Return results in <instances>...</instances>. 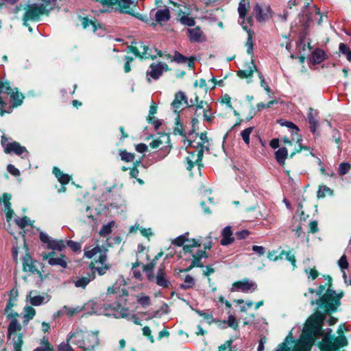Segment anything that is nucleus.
<instances>
[{
	"label": "nucleus",
	"mask_w": 351,
	"mask_h": 351,
	"mask_svg": "<svg viewBox=\"0 0 351 351\" xmlns=\"http://www.w3.org/2000/svg\"><path fill=\"white\" fill-rule=\"evenodd\" d=\"M108 252L107 247L99 244L90 250L84 249V256L87 258H93L97 254L99 255L98 258H95L88 265L91 272L88 273L86 276H82L74 282L76 287L85 289L89 282L95 278V272H97L99 276H103L111 268V265L106 263Z\"/></svg>",
	"instance_id": "obj_1"
},
{
	"label": "nucleus",
	"mask_w": 351,
	"mask_h": 351,
	"mask_svg": "<svg viewBox=\"0 0 351 351\" xmlns=\"http://www.w3.org/2000/svg\"><path fill=\"white\" fill-rule=\"evenodd\" d=\"M331 314H324V311L315 309L306 320H310L311 318L318 320L321 326L322 334L317 335V339L322 337V341L317 343V347L320 351H339L341 348L346 347L348 344V341L346 336L336 337L332 334V330L327 328L325 331L324 329L326 316L330 315Z\"/></svg>",
	"instance_id": "obj_2"
},
{
	"label": "nucleus",
	"mask_w": 351,
	"mask_h": 351,
	"mask_svg": "<svg viewBox=\"0 0 351 351\" xmlns=\"http://www.w3.org/2000/svg\"><path fill=\"white\" fill-rule=\"evenodd\" d=\"M321 332V326L318 320L314 318L306 320L299 338L293 341L292 351H311L317 339V335H320Z\"/></svg>",
	"instance_id": "obj_3"
},
{
	"label": "nucleus",
	"mask_w": 351,
	"mask_h": 351,
	"mask_svg": "<svg viewBox=\"0 0 351 351\" xmlns=\"http://www.w3.org/2000/svg\"><path fill=\"white\" fill-rule=\"evenodd\" d=\"M344 292L341 291L337 293L335 290L328 287L324 294L316 300H311V305L316 304L317 310L324 311V314H333L336 313L341 306V299L343 297Z\"/></svg>",
	"instance_id": "obj_4"
},
{
	"label": "nucleus",
	"mask_w": 351,
	"mask_h": 351,
	"mask_svg": "<svg viewBox=\"0 0 351 351\" xmlns=\"http://www.w3.org/2000/svg\"><path fill=\"white\" fill-rule=\"evenodd\" d=\"M67 341H71L73 344L84 351H93L99 344L98 332L82 330H76L75 332H70Z\"/></svg>",
	"instance_id": "obj_5"
},
{
	"label": "nucleus",
	"mask_w": 351,
	"mask_h": 351,
	"mask_svg": "<svg viewBox=\"0 0 351 351\" xmlns=\"http://www.w3.org/2000/svg\"><path fill=\"white\" fill-rule=\"evenodd\" d=\"M154 10L150 12L149 15L138 13L140 15L143 16V17L147 18L145 21L140 20L148 25L155 27L158 23L162 25V23L168 21L171 18L170 11L167 7L164 9L158 10L154 14Z\"/></svg>",
	"instance_id": "obj_6"
},
{
	"label": "nucleus",
	"mask_w": 351,
	"mask_h": 351,
	"mask_svg": "<svg viewBox=\"0 0 351 351\" xmlns=\"http://www.w3.org/2000/svg\"><path fill=\"white\" fill-rule=\"evenodd\" d=\"M146 276L149 282H154L159 287L167 289L171 286V282L167 278V268L164 263L160 264L156 274L150 271Z\"/></svg>",
	"instance_id": "obj_7"
},
{
	"label": "nucleus",
	"mask_w": 351,
	"mask_h": 351,
	"mask_svg": "<svg viewBox=\"0 0 351 351\" xmlns=\"http://www.w3.org/2000/svg\"><path fill=\"white\" fill-rule=\"evenodd\" d=\"M43 14H45L44 8L36 3L27 5L22 18L23 25L26 27L29 26L28 21H37Z\"/></svg>",
	"instance_id": "obj_8"
},
{
	"label": "nucleus",
	"mask_w": 351,
	"mask_h": 351,
	"mask_svg": "<svg viewBox=\"0 0 351 351\" xmlns=\"http://www.w3.org/2000/svg\"><path fill=\"white\" fill-rule=\"evenodd\" d=\"M182 106L186 108L189 106L188 98L184 92L180 90L175 94V98L171 103V106L173 108V112L177 114L175 119V124H180V111L178 110Z\"/></svg>",
	"instance_id": "obj_9"
},
{
	"label": "nucleus",
	"mask_w": 351,
	"mask_h": 351,
	"mask_svg": "<svg viewBox=\"0 0 351 351\" xmlns=\"http://www.w3.org/2000/svg\"><path fill=\"white\" fill-rule=\"evenodd\" d=\"M159 134L160 135V137L153 140L149 143V146L152 149H157L164 143V141H162L161 138H165V143H167L168 145L164 147H162L160 149L165 153L166 156L169 153L171 148V145H170V137L169 135L166 134L165 132L159 133Z\"/></svg>",
	"instance_id": "obj_10"
},
{
	"label": "nucleus",
	"mask_w": 351,
	"mask_h": 351,
	"mask_svg": "<svg viewBox=\"0 0 351 351\" xmlns=\"http://www.w3.org/2000/svg\"><path fill=\"white\" fill-rule=\"evenodd\" d=\"M253 11L258 22L267 21L271 17V10L269 6L263 10L258 3H256L253 8Z\"/></svg>",
	"instance_id": "obj_11"
},
{
	"label": "nucleus",
	"mask_w": 351,
	"mask_h": 351,
	"mask_svg": "<svg viewBox=\"0 0 351 351\" xmlns=\"http://www.w3.org/2000/svg\"><path fill=\"white\" fill-rule=\"evenodd\" d=\"M78 19L81 21L82 28L84 29L91 26L92 31L96 33L97 30L104 29L103 25L97 23L96 19L93 20L88 16H82L81 15H78Z\"/></svg>",
	"instance_id": "obj_12"
},
{
	"label": "nucleus",
	"mask_w": 351,
	"mask_h": 351,
	"mask_svg": "<svg viewBox=\"0 0 351 351\" xmlns=\"http://www.w3.org/2000/svg\"><path fill=\"white\" fill-rule=\"evenodd\" d=\"M232 287L243 292H248L250 289L256 290L257 285L254 282L249 280L248 278H244L242 280L234 282L232 284Z\"/></svg>",
	"instance_id": "obj_13"
},
{
	"label": "nucleus",
	"mask_w": 351,
	"mask_h": 351,
	"mask_svg": "<svg viewBox=\"0 0 351 351\" xmlns=\"http://www.w3.org/2000/svg\"><path fill=\"white\" fill-rule=\"evenodd\" d=\"M36 261H34L29 254H26L23 258V270L24 271H29L32 274L40 275V271L37 269L35 263Z\"/></svg>",
	"instance_id": "obj_14"
},
{
	"label": "nucleus",
	"mask_w": 351,
	"mask_h": 351,
	"mask_svg": "<svg viewBox=\"0 0 351 351\" xmlns=\"http://www.w3.org/2000/svg\"><path fill=\"white\" fill-rule=\"evenodd\" d=\"M4 152L7 154H15L17 156L22 155L24 152L28 153L26 148L21 146L19 142L8 143L5 146Z\"/></svg>",
	"instance_id": "obj_15"
},
{
	"label": "nucleus",
	"mask_w": 351,
	"mask_h": 351,
	"mask_svg": "<svg viewBox=\"0 0 351 351\" xmlns=\"http://www.w3.org/2000/svg\"><path fill=\"white\" fill-rule=\"evenodd\" d=\"M158 107L156 104L153 102L149 106V114L146 118V121L147 123L153 125L156 130L158 129L159 127L162 125V123L160 120L156 119L154 115L157 113Z\"/></svg>",
	"instance_id": "obj_16"
},
{
	"label": "nucleus",
	"mask_w": 351,
	"mask_h": 351,
	"mask_svg": "<svg viewBox=\"0 0 351 351\" xmlns=\"http://www.w3.org/2000/svg\"><path fill=\"white\" fill-rule=\"evenodd\" d=\"M251 65L248 66L247 69H240L237 71V75L241 79H247L249 77H252L255 71H258V69L256 65L254 63V59L252 58L251 59Z\"/></svg>",
	"instance_id": "obj_17"
},
{
	"label": "nucleus",
	"mask_w": 351,
	"mask_h": 351,
	"mask_svg": "<svg viewBox=\"0 0 351 351\" xmlns=\"http://www.w3.org/2000/svg\"><path fill=\"white\" fill-rule=\"evenodd\" d=\"M233 233L230 226L225 227L221 232L222 239L220 241V244L223 246H227L234 241V237L232 236Z\"/></svg>",
	"instance_id": "obj_18"
},
{
	"label": "nucleus",
	"mask_w": 351,
	"mask_h": 351,
	"mask_svg": "<svg viewBox=\"0 0 351 351\" xmlns=\"http://www.w3.org/2000/svg\"><path fill=\"white\" fill-rule=\"evenodd\" d=\"M317 113L314 112L313 109L312 108H310L309 112L307 116V120L310 125V131L313 134H316L317 129L319 125V121L317 119Z\"/></svg>",
	"instance_id": "obj_19"
},
{
	"label": "nucleus",
	"mask_w": 351,
	"mask_h": 351,
	"mask_svg": "<svg viewBox=\"0 0 351 351\" xmlns=\"http://www.w3.org/2000/svg\"><path fill=\"white\" fill-rule=\"evenodd\" d=\"M52 172L55 177L58 179L61 185L67 184L71 180V176L69 174L63 173L58 167H53Z\"/></svg>",
	"instance_id": "obj_20"
},
{
	"label": "nucleus",
	"mask_w": 351,
	"mask_h": 351,
	"mask_svg": "<svg viewBox=\"0 0 351 351\" xmlns=\"http://www.w3.org/2000/svg\"><path fill=\"white\" fill-rule=\"evenodd\" d=\"M149 68L151 70L147 71V76L149 75L154 80H157L162 75L160 63H152Z\"/></svg>",
	"instance_id": "obj_21"
},
{
	"label": "nucleus",
	"mask_w": 351,
	"mask_h": 351,
	"mask_svg": "<svg viewBox=\"0 0 351 351\" xmlns=\"http://www.w3.org/2000/svg\"><path fill=\"white\" fill-rule=\"evenodd\" d=\"M326 59V55L325 52L321 49H316L311 53V61L314 64H320Z\"/></svg>",
	"instance_id": "obj_22"
},
{
	"label": "nucleus",
	"mask_w": 351,
	"mask_h": 351,
	"mask_svg": "<svg viewBox=\"0 0 351 351\" xmlns=\"http://www.w3.org/2000/svg\"><path fill=\"white\" fill-rule=\"evenodd\" d=\"M202 104V111H203V117L204 121L210 123L213 119L215 118V115L213 112H211V107L206 101H204L201 99Z\"/></svg>",
	"instance_id": "obj_23"
},
{
	"label": "nucleus",
	"mask_w": 351,
	"mask_h": 351,
	"mask_svg": "<svg viewBox=\"0 0 351 351\" xmlns=\"http://www.w3.org/2000/svg\"><path fill=\"white\" fill-rule=\"evenodd\" d=\"M187 153L189 156L184 158V163L185 165L186 169L189 171H190L191 175H192V169L194 167L195 165H196V155L194 151H187Z\"/></svg>",
	"instance_id": "obj_24"
},
{
	"label": "nucleus",
	"mask_w": 351,
	"mask_h": 351,
	"mask_svg": "<svg viewBox=\"0 0 351 351\" xmlns=\"http://www.w3.org/2000/svg\"><path fill=\"white\" fill-rule=\"evenodd\" d=\"M188 34L189 40L191 42L195 43H199L201 41V37L203 36V32L199 26L193 29H188Z\"/></svg>",
	"instance_id": "obj_25"
},
{
	"label": "nucleus",
	"mask_w": 351,
	"mask_h": 351,
	"mask_svg": "<svg viewBox=\"0 0 351 351\" xmlns=\"http://www.w3.org/2000/svg\"><path fill=\"white\" fill-rule=\"evenodd\" d=\"M243 28L247 33V38L245 42V47H247V54L253 56V49H254V43H253V35L254 32L251 29H248L247 26H243Z\"/></svg>",
	"instance_id": "obj_26"
},
{
	"label": "nucleus",
	"mask_w": 351,
	"mask_h": 351,
	"mask_svg": "<svg viewBox=\"0 0 351 351\" xmlns=\"http://www.w3.org/2000/svg\"><path fill=\"white\" fill-rule=\"evenodd\" d=\"M48 263L51 266L59 265L62 268L67 267L66 256L62 254H60V257H50L48 260Z\"/></svg>",
	"instance_id": "obj_27"
},
{
	"label": "nucleus",
	"mask_w": 351,
	"mask_h": 351,
	"mask_svg": "<svg viewBox=\"0 0 351 351\" xmlns=\"http://www.w3.org/2000/svg\"><path fill=\"white\" fill-rule=\"evenodd\" d=\"M288 158V150L286 147H280L275 152V158L281 166H285V160Z\"/></svg>",
	"instance_id": "obj_28"
},
{
	"label": "nucleus",
	"mask_w": 351,
	"mask_h": 351,
	"mask_svg": "<svg viewBox=\"0 0 351 351\" xmlns=\"http://www.w3.org/2000/svg\"><path fill=\"white\" fill-rule=\"evenodd\" d=\"M250 8V2L248 0H241L239 3L238 12L239 18L245 19Z\"/></svg>",
	"instance_id": "obj_29"
},
{
	"label": "nucleus",
	"mask_w": 351,
	"mask_h": 351,
	"mask_svg": "<svg viewBox=\"0 0 351 351\" xmlns=\"http://www.w3.org/2000/svg\"><path fill=\"white\" fill-rule=\"evenodd\" d=\"M193 261H195L198 263L197 266L199 268L204 267L203 263L201 262L202 258H208V254L205 250H199L195 254H193Z\"/></svg>",
	"instance_id": "obj_30"
},
{
	"label": "nucleus",
	"mask_w": 351,
	"mask_h": 351,
	"mask_svg": "<svg viewBox=\"0 0 351 351\" xmlns=\"http://www.w3.org/2000/svg\"><path fill=\"white\" fill-rule=\"evenodd\" d=\"M22 329V326L19 323L16 319H12L10 322L8 327V337L12 335H15L16 331H20Z\"/></svg>",
	"instance_id": "obj_31"
},
{
	"label": "nucleus",
	"mask_w": 351,
	"mask_h": 351,
	"mask_svg": "<svg viewBox=\"0 0 351 351\" xmlns=\"http://www.w3.org/2000/svg\"><path fill=\"white\" fill-rule=\"evenodd\" d=\"M116 299H117V296L116 295ZM110 308L114 310L119 311L120 309V315L121 317L125 318L128 317V309L125 307H121V304L119 300H117V301L112 304L110 305Z\"/></svg>",
	"instance_id": "obj_32"
},
{
	"label": "nucleus",
	"mask_w": 351,
	"mask_h": 351,
	"mask_svg": "<svg viewBox=\"0 0 351 351\" xmlns=\"http://www.w3.org/2000/svg\"><path fill=\"white\" fill-rule=\"evenodd\" d=\"M66 247V245L63 240H51L49 245H47L48 249H51L53 250H58L62 252Z\"/></svg>",
	"instance_id": "obj_33"
},
{
	"label": "nucleus",
	"mask_w": 351,
	"mask_h": 351,
	"mask_svg": "<svg viewBox=\"0 0 351 351\" xmlns=\"http://www.w3.org/2000/svg\"><path fill=\"white\" fill-rule=\"evenodd\" d=\"M119 156L121 160L125 162H130L134 161L136 154L128 152L126 149H119Z\"/></svg>",
	"instance_id": "obj_34"
},
{
	"label": "nucleus",
	"mask_w": 351,
	"mask_h": 351,
	"mask_svg": "<svg viewBox=\"0 0 351 351\" xmlns=\"http://www.w3.org/2000/svg\"><path fill=\"white\" fill-rule=\"evenodd\" d=\"M33 292V291H29L27 295L29 299L30 304L35 306L41 305L45 300V297L43 295L32 296Z\"/></svg>",
	"instance_id": "obj_35"
},
{
	"label": "nucleus",
	"mask_w": 351,
	"mask_h": 351,
	"mask_svg": "<svg viewBox=\"0 0 351 351\" xmlns=\"http://www.w3.org/2000/svg\"><path fill=\"white\" fill-rule=\"evenodd\" d=\"M326 194L329 195H333V190L328 187L325 185H320L319 186L317 193V197L318 199L324 198L326 197Z\"/></svg>",
	"instance_id": "obj_36"
},
{
	"label": "nucleus",
	"mask_w": 351,
	"mask_h": 351,
	"mask_svg": "<svg viewBox=\"0 0 351 351\" xmlns=\"http://www.w3.org/2000/svg\"><path fill=\"white\" fill-rule=\"evenodd\" d=\"M138 44H139V47L143 49V51L141 52V54L143 55V58L145 59L150 58L152 60H155L156 58V55L151 54V53H150L151 49L149 48V47L147 45H144L143 42L138 43Z\"/></svg>",
	"instance_id": "obj_37"
},
{
	"label": "nucleus",
	"mask_w": 351,
	"mask_h": 351,
	"mask_svg": "<svg viewBox=\"0 0 351 351\" xmlns=\"http://www.w3.org/2000/svg\"><path fill=\"white\" fill-rule=\"evenodd\" d=\"M14 222L21 229H23L27 226H32V222L27 216H24L21 218L18 217L14 219Z\"/></svg>",
	"instance_id": "obj_38"
},
{
	"label": "nucleus",
	"mask_w": 351,
	"mask_h": 351,
	"mask_svg": "<svg viewBox=\"0 0 351 351\" xmlns=\"http://www.w3.org/2000/svg\"><path fill=\"white\" fill-rule=\"evenodd\" d=\"M43 1V4L40 6L44 8V12L45 14H48L49 12L53 10L56 4V0H40Z\"/></svg>",
	"instance_id": "obj_39"
},
{
	"label": "nucleus",
	"mask_w": 351,
	"mask_h": 351,
	"mask_svg": "<svg viewBox=\"0 0 351 351\" xmlns=\"http://www.w3.org/2000/svg\"><path fill=\"white\" fill-rule=\"evenodd\" d=\"M199 123V121L197 117L192 118V119H191L192 128H191V131L189 132V138H193V137L196 138L197 136H198V134L196 133V131L199 130V128L197 126Z\"/></svg>",
	"instance_id": "obj_40"
},
{
	"label": "nucleus",
	"mask_w": 351,
	"mask_h": 351,
	"mask_svg": "<svg viewBox=\"0 0 351 351\" xmlns=\"http://www.w3.org/2000/svg\"><path fill=\"white\" fill-rule=\"evenodd\" d=\"M195 285V280L191 275H186L184 278V284L180 285L182 289L186 290L192 288Z\"/></svg>",
	"instance_id": "obj_41"
},
{
	"label": "nucleus",
	"mask_w": 351,
	"mask_h": 351,
	"mask_svg": "<svg viewBox=\"0 0 351 351\" xmlns=\"http://www.w3.org/2000/svg\"><path fill=\"white\" fill-rule=\"evenodd\" d=\"M278 123H279L282 126H285L289 129H292V134H297L299 132V128L294 124L293 122L288 121H282L279 120L278 121Z\"/></svg>",
	"instance_id": "obj_42"
},
{
	"label": "nucleus",
	"mask_w": 351,
	"mask_h": 351,
	"mask_svg": "<svg viewBox=\"0 0 351 351\" xmlns=\"http://www.w3.org/2000/svg\"><path fill=\"white\" fill-rule=\"evenodd\" d=\"M179 22L184 25L188 27H193L195 25L196 22L193 17L187 15L186 16H182L179 19Z\"/></svg>",
	"instance_id": "obj_43"
},
{
	"label": "nucleus",
	"mask_w": 351,
	"mask_h": 351,
	"mask_svg": "<svg viewBox=\"0 0 351 351\" xmlns=\"http://www.w3.org/2000/svg\"><path fill=\"white\" fill-rule=\"evenodd\" d=\"M114 224V222L111 221L107 224L103 225L99 231V234L101 236L106 237V235L110 234L112 232V228L113 227Z\"/></svg>",
	"instance_id": "obj_44"
},
{
	"label": "nucleus",
	"mask_w": 351,
	"mask_h": 351,
	"mask_svg": "<svg viewBox=\"0 0 351 351\" xmlns=\"http://www.w3.org/2000/svg\"><path fill=\"white\" fill-rule=\"evenodd\" d=\"M158 260V258H156V256H154V258L148 264H142L143 271L146 274L150 271H153Z\"/></svg>",
	"instance_id": "obj_45"
},
{
	"label": "nucleus",
	"mask_w": 351,
	"mask_h": 351,
	"mask_svg": "<svg viewBox=\"0 0 351 351\" xmlns=\"http://www.w3.org/2000/svg\"><path fill=\"white\" fill-rule=\"evenodd\" d=\"M188 108H195V110H202V104L199 96L195 93L193 99H191V104Z\"/></svg>",
	"instance_id": "obj_46"
},
{
	"label": "nucleus",
	"mask_w": 351,
	"mask_h": 351,
	"mask_svg": "<svg viewBox=\"0 0 351 351\" xmlns=\"http://www.w3.org/2000/svg\"><path fill=\"white\" fill-rule=\"evenodd\" d=\"M25 315L23 317L27 319V321L32 320L36 315V310L31 306H26L24 308Z\"/></svg>",
	"instance_id": "obj_47"
},
{
	"label": "nucleus",
	"mask_w": 351,
	"mask_h": 351,
	"mask_svg": "<svg viewBox=\"0 0 351 351\" xmlns=\"http://www.w3.org/2000/svg\"><path fill=\"white\" fill-rule=\"evenodd\" d=\"M351 169V165L349 162H343L339 164L338 173L339 176H343L347 174Z\"/></svg>",
	"instance_id": "obj_48"
},
{
	"label": "nucleus",
	"mask_w": 351,
	"mask_h": 351,
	"mask_svg": "<svg viewBox=\"0 0 351 351\" xmlns=\"http://www.w3.org/2000/svg\"><path fill=\"white\" fill-rule=\"evenodd\" d=\"M83 307H81L80 306H77L75 307H69L67 306H64V309L65 310L66 314L69 317H72L80 311L83 310Z\"/></svg>",
	"instance_id": "obj_49"
},
{
	"label": "nucleus",
	"mask_w": 351,
	"mask_h": 351,
	"mask_svg": "<svg viewBox=\"0 0 351 351\" xmlns=\"http://www.w3.org/2000/svg\"><path fill=\"white\" fill-rule=\"evenodd\" d=\"M339 49L342 54L346 56L348 60L351 61V50L346 44L341 43L339 46Z\"/></svg>",
	"instance_id": "obj_50"
},
{
	"label": "nucleus",
	"mask_w": 351,
	"mask_h": 351,
	"mask_svg": "<svg viewBox=\"0 0 351 351\" xmlns=\"http://www.w3.org/2000/svg\"><path fill=\"white\" fill-rule=\"evenodd\" d=\"M23 333L17 335V339H13V346L14 351H22V346L23 344Z\"/></svg>",
	"instance_id": "obj_51"
},
{
	"label": "nucleus",
	"mask_w": 351,
	"mask_h": 351,
	"mask_svg": "<svg viewBox=\"0 0 351 351\" xmlns=\"http://www.w3.org/2000/svg\"><path fill=\"white\" fill-rule=\"evenodd\" d=\"M204 149H197V153L195 154V155H196V165L197 166V168L199 171H201L202 168L204 167V164L202 162L203 157H204Z\"/></svg>",
	"instance_id": "obj_52"
},
{
	"label": "nucleus",
	"mask_w": 351,
	"mask_h": 351,
	"mask_svg": "<svg viewBox=\"0 0 351 351\" xmlns=\"http://www.w3.org/2000/svg\"><path fill=\"white\" fill-rule=\"evenodd\" d=\"M195 313L202 317L209 324H211L214 322L212 313H205L201 310L195 309Z\"/></svg>",
	"instance_id": "obj_53"
},
{
	"label": "nucleus",
	"mask_w": 351,
	"mask_h": 351,
	"mask_svg": "<svg viewBox=\"0 0 351 351\" xmlns=\"http://www.w3.org/2000/svg\"><path fill=\"white\" fill-rule=\"evenodd\" d=\"M254 130L253 127H249L244 130H243L241 133V136L243 140V141L247 144H250V136Z\"/></svg>",
	"instance_id": "obj_54"
},
{
	"label": "nucleus",
	"mask_w": 351,
	"mask_h": 351,
	"mask_svg": "<svg viewBox=\"0 0 351 351\" xmlns=\"http://www.w3.org/2000/svg\"><path fill=\"white\" fill-rule=\"evenodd\" d=\"M277 253H278V251H276V250H272V251L268 252L267 256V258L269 261H277L280 259H282L285 252H280V253L278 255H277Z\"/></svg>",
	"instance_id": "obj_55"
},
{
	"label": "nucleus",
	"mask_w": 351,
	"mask_h": 351,
	"mask_svg": "<svg viewBox=\"0 0 351 351\" xmlns=\"http://www.w3.org/2000/svg\"><path fill=\"white\" fill-rule=\"evenodd\" d=\"M66 245L69 247L74 252H81L82 245L79 242L69 240L66 242Z\"/></svg>",
	"instance_id": "obj_56"
},
{
	"label": "nucleus",
	"mask_w": 351,
	"mask_h": 351,
	"mask_svg": "<svg viewBox=\"0 0 351 351\" xmlns=\"http://www.w3.org/2000/svg\"><path fill=\"white\" fill-rule=\"evenodd\" d=\"M188 58L181 54L180 52L176 51L174 55L171 58V61L176 62L177 63H184L187 61Z\"/></svg>",
	"instance_id": "obj_57"
},
{
	"label": "nucleus",
	"mask_w": 351,
	"mask_h": 351,
	"mask_svg": "<svg viewBox=\"0 0 351 351\" xmlns=\"http://www.w3.org/2000/svg\"><path fill=\"white\" fill-rule=\"evenodd\" d=\"M12 195L10 193H3L1 201L3 203L5 208H9L11 206L10 199Z\"/></svg>",
	"instance_id": "obj_58"
},
{
	"label": "nucleus",
	"mask_w": 351,
	"mask_h": 351,
	"mask_svg": "<svg viewBox=\"0 0 351 351\" xmlns=\"http://www.w3.org/2000/svg\"><path fill=\"white\" fill-rule=\"evenodd\" d=\"M41 344L44 346V348L38 347L33 351H53V346L50 344L47 339L43 341Z\"/></svg>",
	"instance_id": "obj_59"
},
{
	"label": "nucleus",
	"mask_w": 351,
	"mask_h": 351,
	"mask_svg": "<svg viewBox=\"0 0 351 351\" xmlns=\"http://www.w3.org/2000/svg\"><path fill=\"white\" fill-rule=\"evenodd\" d=\"M281 252H285L283 256H285V258L291 263L293 267H296V259L293 254H291V251L282 250Z\"/></svg>",
	"instance_id": "obj_60"
},
{
	"label": "nucleus",
	"mask_w": 351,
	"mask_h": 351,
	"mask_svg": "<svg viewBox=\"0 0 351 351\" xmlns=\"http://www.w3.org/2000/svg\"><path fill=\"white\" fill-rule=\"evenodd\" d=\"M232 342L233 340L232 339L227 340L223 344L219 346L217 351H225L226 350H228V351H234L232 347Z\"/></svg>",
	"instance_id": "obj_61"
},
{
	"label": "nucleus",
	"mask_w": 351,
	"mask_h": 351,
	"mask_svg": "<svg viewBox=\"0 0 351 351\" xmlns=\"http://www.w3.org/2000/svg\"><path fill=\"white\" fill-rule=\"evenodd\" d=\"M224 323H227L228 325L232 328L234 330H237L238 328V322L234 315H230L228 316V320L224 321Z\"/></svg>",
	"instance_id": "obj_62"
},
{
	"label": "nucleus",
	"mask_w": 351,
	"mask_h": 351,
	"mask_svg": "<svg viewBox=\"0 0 351 351\" xmlns=\"http://www.w3.org/2000/svg\"><path fill=\"white\" fill-rule=\"evenodd\" d=\"M276 351H292L291 348L289 346V341L285 339L283 342L278 344Z\"/></svg>",
	"instance_id": "obj_63"
},
{
	"label": "nucleus",
	"mask_w": 351,
	"mask_h": 351,
	"mask_svg": "<svg viewBox=\"0 0 351 351\" xmlns=\"http://www.w3.org/2000/svg\"><path fill=\"white\" fill-rule=\"evenodd\" d=\"M69 341L66 343L62 342L58 347V351H74L71 346L69 344Z\"/></svg>",
	"instance_id": "obj_64"
}]
</instances>
